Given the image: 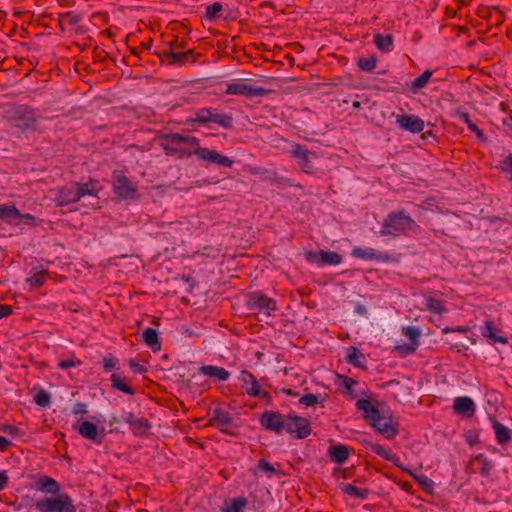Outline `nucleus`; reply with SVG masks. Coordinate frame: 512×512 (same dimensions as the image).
<instances>
[{
	"label": "nucleus",
	"instance_id": "38",
	"mask_svg": "<svg viewBox=\"0 0 512 512\" xmlns=\"http://www.w3.org/2000/svg\"><path fill=\"white\" fill-rule=\"evenodd\" d=\"M111 386L113 389L124 392L128 395H134L135 390L129 386L123 379H121L117 374H112L110 376Z\"/></svg>",
	"mask_w": 512,
	"mask_h": 512
},
{
	"label": "nucleus",
	"instance_id": "27",
	"mask_svg": "<svg viewBox=\"0 0 512 512\" xmlns=\"http://www.w3.org/2000/svg\"><path fill=\"white\" fill-rule=\"evenodd\" d=\"M349 454L348 446L343 444L333 445L328 450L330 459L338 464L344 463L348 459Z\"/></svg>",
	"mask_w": 512,
	"mask_h": 512
},
{
	"label": "nucleus",
	"instance_id": "15",
	"mask_svg": "<svg viewBox=\"0 0 512 512\" xmlns=\"http://www.w3.org/2000/svg\"><path fill=\"white\" fill-rule=\"evenodd\" d=\"M290 154L296 159L298 165L304 172L312 173L314 171V166L312 165L310 158L311 156H315V152L306 149L301 144L295 143L292 146Z\"/></svg>",
	"mask_w": 512,
	"mask_h": 512
},
{
	"label": "nucleus",
	"instance_id": "47",
	"mask_svg": "<svg viewBox=\"0 0 512 512\" xmlns=\"http://www.w3.org/2000/svg\"><path fill=\"white\" fill-rule=\"evenodd\" d=\"M83 362L79 358L75 357L74 354H71V357L68 359L60 360L57 364L59 369L66 370L71 367H76L81 365Z\"/></svg>",
	"mask_w": 512,
	"mask_h": 512
},
{
	"label": "nucleus",
	"instance_id": "11",
	"mask_svg": "<svg viewBox=\"0 0 512 512\" xmlns=\"http://www.w3.org/2000/svg\"><path fill=\"white\" fill-rule=\"evenodd\" d=\"M195 156L200 161L206 162L207 164H216L219 167L230 168L234 164V161L231 158L224 156L215 150L201 147L200 143L195 151Z\"/></svg>",
	"mask_w": 512,
	"mask_h": 512
},
{
	"label": "nucleus",
	"instance_id": "16",
	"mask_svg": "<svg viewBox=\"0 0 512 512\" xmlns=\"http://www.w3.org/2000/svg\"><path fill=\"white\" fill-rule=\"evenodd\" d=\"M396 123L401 129L414 134L420 133L424 129V121L416 115H396Z\"/></svg>",
	"mask_w": 512,
	"mask_h": 512
},
{
	"label": "nucleus",
	"instance_id": "50",
	"mask_svg": "<svg viewBox=\"0 0 512 512\" xmlns=\"http://www.w3.org/2000/svg\"><path fill=\"white\" fill-rule=\"evenodd\" d=\"M418 346H419V343H411L410 342L408 344L398 345V346H396L395 349L401 355L406 356V355L413 354L416 351Z\"/></svg>",
	"mask_w": 512,
	"mask_h": 512
},
{
	"label": "nucleus",
	"instance_id": "37",
	"mask_svg": "<svg viewBox=\"0 0 512 512\" xmlns=\"http://www.w3.org/2000/svg\"><path fill=\"white\" fill-rule=\"evenodd\" d=\"M48 276L49 273L47 270H41L28 277L27 283L32 289L36 290L44 284V282L48 279Z\"/></svg>",
	"mask_w": 512,
	"mask_h": 512
},
{
	"label": "nucleus",
	"instance_id": "1",
	"mask_svg": "<svg viewBox=\"0 0 512 512\" xmlns=\"http://www.w3.org/2000/svg\"><path fill=\"white\" fill-rule=\"evenodd\" d=\"M419 230L417 222L404 209H398L389 212L383 219L379 234L391 238L409 237Z\"/></svg>",
	"mask_w": 512,
	"mask_h": 512
},
{
	"label": "nucleus",
	"instance_id": "4",
	"mask_svg": "<svg viewBox=\"0 0 512 512\" xmlns=\"http://www.w3.org/2000/svg\"><path fill=\"white\" fill-rule=\"evenodd\" d=\"M188 122H195L200 125L214 123L224 129L233 127V117L231 115L222 113L219 109L212 107L198 109L194 116L188 119Z\"/></svg>",
	"mask_w": 512,
	"mask_h": 512
},
{
	"label": "nucleus",
	"instance_id": "52",
	"mask_svg": "<svg viewBox=\"0 0 512 512\" xmlns=\"http://www.w3.org/2000/svg\"><path fill=\"white\" fill-rule=\"evenodd\" d=\"M299 403L309 407V406H313V405L319 403V400H318V397L316 395L308 393V394L303 395L299 399Z\"/></svg>",
	"mask_w": 512,
	"mask_h": 512
},
{
	"label": "nucleus",
	"instance_id": "40",
	"mask_svg": "<svg viewBox=\"0 0 512 512\" xmlns=\"http://www.w3.org/2000/svg\"><path fill=\"white\" fill-rule=\"evenodd\" d=\"M139 417H137L136 415H134V413L130 412V411H124L123 412V416L119 417V416H116V415H112L109 419V425L110 426H113L117 423H120V422H125L127 423L129 426L133 424V422H135Z\"/></svg>",
	"mask_w": 512,
	"mask_h": 512
},
{
	"label": "nucleus",
	"instance_id": "36",
	"mask_svg": "<svg viewBox=\"0 0 512 512\" xmlns=\"http://www.w3.org/2000/svg\"><path fill=\"white\" fill-rule=\"evenodd\" d=\"M247 499L245 497H235L231 500L230 504L225 502L223 512H243L247 506Z\"/></svg>",
	"mask_w": 512,
	"mask_h": 512
},
{
	"label": "nucleus",
	"instance_id": "49",
	"mask_svg": "<svg viewBox=\"0 0 512 512\" xmlns=\"http://www.w3.org/2000/svg\"><path fill=\"white\" fill-rule=\"evenodd\" d=\"M34 401L41 407H46L50 403V395L43 389H40L34 396Z\"/></svg>",
	"mask_w": 512,
	"mask_h": 512
},
{
	"label": "nucleus",
	"instance_id": "9",
	"mask_svg": "<svg viewBox=\"0 0 512 512\" xmlns=\"http://www.w3.org/2000/svg\"><path fill=\"white\" fill-rule=\"evenodd\" d=\"M8 119L18 128L29 129L35 124L37 116L33 109L22 105L9 111Z\"/></svg>",
	"mask_w": 512,
	"mask_h": 512
},
{
	"label": "nucleus",
	"instance_id": "6",
	"mask_svg": "<svg viewBox=\"0 0 512 512\" xmlns=\"http://www.w3.org/2000/svg\"><path fill=\"white\" fill-rule=\"evenodd\" d=\"M285 431L294 439H305L312 432L311 422L291 412L287 414Z\"/></svg>",
	"mask_w": 512,
	"mask_h": 512
},
{
	"label": "nucleus",
	"instance_id": "29",
	"mask_svg": "<svg viewBox=\"0 0 512 512\" xmlns=\"http://www.w3.org/2000/svg\"><path fill=\"white\" fill-rule=\"evenodd\" d=\"M142 337L144 342L153 350L159 351L161 348V342L159 341L158 332L153 328H146Z\"/></svg>",
	"mask_w": 512,
	"mask_h": 512
},
{
	"label": "nucleus",
	"instance_id": "35",
	"mask_svg": "<svg viewBox=\"0 0 512 512\" xmlns=\"http://www.w3.org/2000/svg\"><path fill=\"white\" fill-rule=\"evenodd\" d=\"M347 352L346 360L349 364L358 368L366 369L361 361L364 359V354L358 348L351 346L347 349Z\"/></svg>",
	"mask_w": 512,
	"mask_h": 512
},
{
	"label": "nucleus",
	"instance_id": "59",
	"mask_svg": "<svg viewBox=\"0 0 512 512\" xmlns=\"http://www.w3.org/2000/svg\"><path fill=\"white\" fill-rule=\"evenodd\" d=\"M81 200H83V204H82L83 206H88L93 209H99L101 207L99 198H98V194L95 196V200H93L92 198H88V197L82 198Z\"/></svg>",
	"mask_w": 512,
	"mask_h": 512
},
{
	"label": "nucleus",
	"instance_id": "13",
	"mask_svg": "<svg viewBox=\"0 0 512 512\" xmlns=\"http://www.w3.org/2000/svg\"><path fill=\"white\" fill-rule=\"evenodd\" d=\"M305 259L314 264L318 265H338L342 262V256L334 251H324L320 250L319 252L308 251L305 253Z\"/></svg>",
	"mask_w": 512,
	"mask_h": 512
},
{
	"label": "nucleus",
	"instance_id": "43",
	"mask_svg": "<svg viewBox=\"0 0 512 512\" xmlns=\"http://www.w3.org/2000/svg\"><path fill=\"white\" fill-rule=\"evenodd\" d=\"M473 461L480 463L481 468L479 470V473L487 477L490 475L491 469L493 467V464L491 461H489L483 454H478L474 457Z\"/></svg>",
	"mask_w": 512,
	"mask_h": 512
},
{
	"label": "nucleus",
	"instance_id": "63",
	"mask_svg": "<svg viewBox=\"0 0 512 512\" xmlns=\"http://www.w3.org/2000/svg\"><path fill=\"white\" fill-rule=\"evenodd\" d=\"M8 476L6 474V471L0 472V491H2L8 484Z\"/></svg>",
	"mask_w": 512,
	"mask_h": 512
},
{
	"label": "nucleus",
	"instance_id": "41",
	"mask_svg": "<svg viewBox=\"0 0 512 512\" xmlns=\"http://www.w3.org/2000/svg\"><path fill=\"white\" fill-rule=\"evenodd\" d=\"M432 72L430 70H425L420 76L414 79L411 84V90L413 92H417L423 87L427 85L431 78Z\"/></svg>",
	"mask_w": 512,
	"mask_h": 512
},
{
	"label": "nucleus",
	"instance_id": "3",
	"mask_svg": "<svg viewBox=\"0 0 512 512\" xmlns=\"http://www.w3.org/2000/svg\"><path fill=\"white\" fill-rule=\"evenodd\" d=\"M33 506L38 512H77L74 501L68 493L42 497L36 500Z\"/></svg>",
	"mask_w": 512,
	"mask_h": 512
},
{
	"label": "nucleus",
	"instance_id": "48",
	"mask_svg": "<svg viewBox=\"0 0 512 512\" xmlns=\"http://www.w3.org/2000/svg\"><path fill=\"white\" fill-rule=\"evenodd\" d=\"M403 334L408 337L411 341V343H419V337H420V330L417 327L414 326H407L403 327L402 329Z\"/></svg>",
	"mask_w": 512,
	"mask_h": 512
},
{
	"label": "nucleus",
	"instance_id": "58",
	"mask_svg": "<svg viewBox=\"0 0 512 512\" xmlns=\"http://www.w3.org/2000/svg\"><path fill=\"white\" fill-rule=\"evenodd\" d=\"M0 429L2 432L9 434V435L18 436L21 434L20 429L15 425L3 424Z\"/></svg>",
	"mask_w": 512,
	"mask_h": 512
},
{
	"label": "nucleus",
	"instance_id": "62",
	"mask_svg": "<svg viewBox=\"0 0 512 512\" xmlns=\"http://www.w3.org/2000/svg\"><path fill=\"white\" fill-rule=\"evenodd\" d=\"M10 446H12V442L3 436H0V452L6 451Z\"/></svg>",
	"mask_w": 512,
	"mask_h": 512
},
{
	"label": "nucleus",
	"instance_id": "18",
	"mask_svg": "<svg viewBox=\"0 0 512 512\" xmlns=\"http://www.w3.org/2000/svg\"><path fill=\"white\" fill-rule=\"evenodd\" d=\"M74 428L77 429L78 433L88 439L93 441L96 444H101L104 438V434L98 433V427L96 424L90 421H83L76 427L74 425Z\"/></svg>",
	"mask_w": 512,
	"mask_h": 512
},
{
	"label": "nucleus",
	"instance_id": "23",
	"mask_svg": "<svg viewBox=\"0 0 512 512\" xmlns=\"http://www.w3.org/2000/svg\"><path fill=\"white\" fill-rule=\"evenodd\" d=\"M454 412L467 417H472L475 413V404L469 397H457L454 400Z\"/></svg>",
	"mask_w": 512,
	"mask_h": 512
},
{
	"label": "nucleus",
	"instance_id": "53",
	"mask_svg": "<svg viewBox=\"0 0 512 512\" xmlns=\"http://www.w3.org/2000/svg\"><path fill=\"white\" fill-rule=\"evenodd\" d=\"M222 10V5L219 2H214L212 5H209L206 10V16L208 19H215L217 13Z\"/></svg>",
	"mask_w": 512,
	"mask_h": 512
},
{
	"label": "nucleus",
	"instance_id": "24",
	"mask_svg": "<svg viewBox=\"0 0 512 512\" xmlns=\"http://www.w3.org/2000/svg\"><path fill=\"white\" fill-rule=\"evenodd\" d=\"M356 408L363 412V418L368 423L379 417L380 411L377 409L370 400L359 399L355 404Z\"/></svg>",
	"mask_w": 512,
	"mask_h": 512
},
{
	"label": "nucleus",
	"instance_id": "33",
	"mask_svg": "<svg viewBox=\"0 0 512 512\" xmlns=\"http://www.w3.org/2000/svg\"><path fill=\"white\" fill-rule=\"evenodd\" d=\"M130 430L135 436H145L151 429V424L146 418H138L132 425L129 426Z\"/></svg>",
	"mask_w": 512,
	"mask_h": 512
},
{
	"label": "nucleus",
	"instance_id": "54",
	"mask_svg": "<svg viewBox=\"0 0 512 512\" xmlns=\"http://www.w3.org/2000/svg\"><path fill=\"white\" fill-rule=\"evenodd\" d=\"M369 448L373 453L383 457L385 460L388 458L387 456H389V454L391 453V450L385 449L380 444H371Z\"/></svg>",
	"mask_w": 512,
	"mask_h": 512
},
{
	"label": "nucleus",
	"instance_id": "26",
	"mask_svg": "<svg viewBox=\"0 0 512 512\" xmlns=\"http://www.w3.org/2000/svg\"><path fill=\"white\" fill-rule=\"evenodd\" d=\"M19 210L15 205L1 204L0 205V220L10 225H19Z\"/></svg>",
	"mask_w": 512,
	"mask_h": 512
},
{
	"label": "nucleus",
	"instance_id": "17",
	"mask_svg": "<svg viewBox=\"0 0 512 512\" xmlns=\"http://www.w3.org/2000/svg\"><path fill=\"white\" fill-rule=\"evenodd\" d=\"M480 331L483 337L489 339L492 343L507 344L508 337L497 328L492 320H488L480 327Z\"/></svg>",
	"mask_w": 512,
	"mask_h": 512
},
{
	"label": "nucleus",
	"instance_id": "22",
	"mask_svg": "<svg viewBox=\"0 0 512 512\" xmlns=\"http://www.w3.org/2000/svg\"><path fill=\"white\" fill-rule=\"evenodd\" d=\"M240 381L242 382V388L245 389L249 396H258L261 386L258 382V379L252 373L247 370L241 371Z\"/></svg>",
	"mask_w": 512,
	"mask_h": 512
},
{
	"label": "nucleus",
	"instance_id": "46",
	"mask_svg": "<svg viewBox=\"0 0 512 512\" xmlns=\"http://www.w3.org/2000/svg\"><path fill=\"white\" fill-rule=\"evenodd\" d=\"M338 377L342 380V386L345 388V393L350 395L353 399L356 398V395L353 391V386L357 385L358 382L346 375H338Z\"/></svg>",
	"mask_w": 512,
	"mask_h": 512
},
{
	"label": "nucleus",
	"instance_id": "34",
	"mask_svg": "<svg viewBox=\"0 0 512 512\" xmlns=\"http://www.w3.org/2000/svg\"><path fill=\"white\" fill-rule=\"evenodd\" d=\"M374 43L380 51L388 52L393 47V37L390 34L377 33L374 36Z\"/></svg>",
	"mask_w": 512,
	"mask_h": 512
},
{
	"label": "nucleus",
	"instance_id": "28",
	"mask_svg": "<svg viewBox=\"0 0 512 512\" xmlns=\"http://www.w3.org/2000/svg\"><path fill=\"white\" fill-rule=\"evenodd\" d=\"M96 195L97 194H57V196L54 198V201L56 202L57 206H65L79 202L82 198L85 197L95 200Z\"/></svg>",
	"mask_w": 512,
	"mask_h": 512
},
{
	"label": "nucleus",
	"instance_id": "14",
	"mask_svg": "<svg viewBox=\"0 0 512 512\" xmlns=\"http://www.w3.org/2000/svg\"><path fill=\"white\" fill-rule=\"evenodd\" d=\"M351 255L354 258H358V259H362V260H366V261L377 260V261L384 262V263L397 261V257L392 256L387 253H379L370 247H366V248L354 247L352 249Z\"/></svg>",
	"mask_w": 512,
	"mask_h": 512
},
{
	"label": "nucleus",
	"instance_id": "42",
	"mask_svg": "<svg viewBox=\"0 0 512 512\" xmlns=\"http://www.w3.org/2000/svg\"><path fill=\"white\" fill-rule=\"evenodd\" d=\"M420 486V488L432 495L433 494V488H434V482L432 481V479H430L429 477L425 476V475H413L412 477Z\"/></svg>",
	"mask_w": 512,
	"mask_h": 512
},
{
	"label": "nucleus",
	"instance_id": "51",
	"mask_svg": "<svg viewBox=\"0 0 512 512\" xmlns=\"http://www.w3.org/2000/svg\"><path fill=\"white\" fill-rule=\"evenodd\" d=\"M257 469L269 473V477L271 476V474L278 473V471L275 470L273 465L265 459H260L258 461Z\"/></svg>",
	"mask_w": 512,
	"mask_h": 512
},
{
	"label": "nucleus",
	"instance_id": "20",
	"mask_svg": "<svg viewBox=\"0 0 512 512\" xmlns=\"http://www.w3.org/2000/svg\"><path fill=\"white\" fill-rule=\"evenodd\" d=\"M163 60L167 61L171 65L185 64L189 61L193 63L196 61L193 49H189L185 52H175L173 48L163 53Z\"/></svg>",
	"mask_w": 512,
	"mask_h": 512
},
{
	"label": "nucleus",
	"instance_id": "32",
	"mask_svg": "<svg viewBox=\"0 0 512 512\" xmlns=\"http://www.w3.org/2000/svg\"><path fill=\"white\" fill-rule=\"evenodd\" d=\"M341 491L344 494L350 495L354 498L359 499H367L370 494V490L368 488H358L353 484H345L341 487Z\"/></svg>",
	"mask_w": 512,
	"mask_h": 512
},
{
	"label": "nucleus",
	"instance_id": "7",
	"mask_svg": "<svg viewBox=\"0 0 512 512\" xmlns=\"http://www.w3.org/2000/svg\"><path fill=\"white\" fill-rule=\"evenodd\" d=\"M225 92L228 95H243L252 98L263 97L273 91L271 89L249 85L244 80H236L235 82L227 84Z\"/></svg>",
	"mask_w": 512,
	"mask_h": 512
},
{
	"label": "nucleus",
	"instance_id": "55",
	"mask_svg": "<svg viewBox=\"0 0 512 512\" xmlns=\"http://www.w3.org/2000/svg\"><path fill=\"white\" fill-rule=\"evenodd\" d=\"M22 223L26 224V225H30V226H36L37 219L35 216H33L29 213H26V214L19 213V225Z\"/></svg>",
	"mask_w": 512,
	"mask_h": 512
},
{
	"label": "nucleus",
	"instance_id": "19",
	"mask_svg": "<svg viewBox=\"0 0 512 512\" xmlns=\"http://www.w3.org/2000/svg\"><path fill=\"white\" fill-rule=\"evenodd\" d=\"M37 490L55 496L60 493V484L52 477L41 474L36 477Z\"/></svg>",
	"mask_w": 512,
	"mask_h": 512
},
{
	"label": "nucleus",
	"instance_id": "12",
	"mask_svg": "<svg viewBox=\"0 0 512 512\" xmlns=\"http://www.w3.org/2000/svg\"><path fill=\"white\" fill-rule=\"evenodd\" d=\"M233 423L232 416L229 412L220 407L213 410L212 417L208 421V426H213L220 430L222 433L230 436H236V433L227 429Z\"/></svg>",
	"mask_w": 512,
	"mask_h": 512
},
{
	"label": "nucleus",
	"instance_id": "64",
	"mask_svg": "<svg viewBox=\"0 0 512 512\" xmlns=\"http://www.w3.org/2000/svg\"><path fill=\"white\" fill-rule=\"evenodd\" d=\"M386 460L392 462L396 467H401L400 458L396 454L390 453Z\"/></svg>",
	"mask_w": 512,
	"mask_h": 512
},
{
	"label": "nucleus",
	"instance_id": "8",
	"mask_svg": "<svg viewBox=\"0 0 512 512\" xmlns=\"http://www.w3.org/2000/svg\"><path fill=\"white\" fill-rule=\"evenodd\" d=\"M287 415L278 411L265 410L259 417L261 427L269 432L280 435L285 431Z\"/></svg>",
	"mask_w": 512,
	"mask_h": 512
},
{
	"label": "nucleus",
	"instance_id": "56",
	"mask_svg": "<svg viewBox=\"0 0 512 512\" xmlns=\"http://www.w3.org/2000/svg\"><path fill=\"white\" fill-rule=\"evenodd\" d=\"M88 413L87 404L84 402H76L72 407L73 415H81L84 416Z\"/></svg>",
	"mask_w": 512,
	"mask_h": 512
},
{
	"label": "nucleus",
	"instance_id": "39",
	"mask_svg": "<svg viewBox=\"0 0 512 512\" xmlns=\"http://www.w3.org/2000/svg\"><path fill=\"white\" fill-rule=\"evenodd\" d=\"M426 307L430 312L438 315H442L447 312L444 301L433 297L426 299Z\"/></svg>",
	"mask_w": 512,
	"mask_h": 512
},
{
	"label": "nucleus",
	"instance_id": "10",
	"mask_svg": "<svg viewBox=\"0 0 512 512\" xmlns=\"http://www.w3.org/2000/svg\"><path fill=\"white\" fill-rule=\"evenodd\" d=\"M369 424L389 440L394 439L399 433V423L394 421L391 415L387 416L380 413L379 417Z\"/></svg>",
	"mask_w": 512,
	"mask_h": 512
},
{
	"label": "nucleus",
	"instance_id": "31",
	"mask_svg": "<svg viewBox=\"0 0 512 512\" xmlns=\"http://www.w3.org/2000/svg\"><path fill=\"white\" fill-rule=\"evenodd\" d=\"M456 116L460 120H462L464 123H466L468 129L470 131H472L473 133H475L478 139H480L482 141L485 140V135H484L483 131L481 129H479L478 126L474 122H472L468 113L461 111V110H457Z\"/></svg>",
	"mask_w": 512,
	"mask_h": 512
},
{
	"label": "nucleus",
	"instance_id": "21",
	"mask_svg": "<svg viewBox=\"0 0 512 512\" xmlns=\"http://www.w3.org/2000/svg\"><path fill=\"white\" fill-rule=\"evenodd\" d=\"M115 192H136V186L122 170H115L112 174Z\"/></svg>",
	"mask_w": 512,
	"mask_h": 512
},
{
	"label": "nucleus",
	"instance_id": "5",
	"mask_svg": "<svg viewBox=\"0 0 512 512\" xmlns=\"http://www.w3.org/2000/svg\"><path fill=\"white\" fill-rule=\"evenodd\" d=\"M245 305L250 314L256 317L259 315L270 317L277 310L276 301L261 291L248 294Z\"/></svg>",
	"mask_w": 512,
	"mask_h": 512
},
{
	"label": "nucleus",
	"instance_id": "25",
	"mask_svg": "<svg viewBox=\"0 0 512 512\" xmlns=\"http://www.w3.org/2000/svg\"><path fill=\"white\" fill-rule=\"evenodd\" d=\"M199 373L210 378H214L217 381H226L230 377L229 371L223 367L214 365H204L199 368Z\"/></svg>",
	"mask_w": 512,
	"mask_h": 512
},
{
	"label": "nucleus",
	"instance_id": "2",
	"mask_svg": "<svg viewBox=\"0 0 512 512\" xmlns=\"http://www.w3.org/2000/svg\"><path fill=\"white\" fill-rule=\"evenodd\" d=\"M160 140V146L165 155L176 157L177 159L189 158L195 155L200 141L195 136L180 133L164 134L160 137Z\"/></svg>",
	"mask_w": 512,
	"mask_h": 512
},
{
	"label": "nucleus",
	"instance_id": "61",
	"mask_svg": "<svg viewBox=\"0 0 512 512\" xmlns=\"http://www.w3.org/2000/svg\"><path fill=\"white\" fill-rule=\"evenodd\" d=\"M256 398H260L261 400H264L267 405H270L272 403V397L271 395L263 389H259V394Z\"/></svg>",
	"mask_w": 512,
	"mask_h": 512
},
{
	"label": "nucleus",
	"instance_id": "44",
	"mask_svg": "<svg viewBox=\"0 0 512 512\" xmlns=\"http://www.w3.org/2000/svg\"><path fill=\"white\" fill-rule=\"evenodd\" d=\"M377 58L375 56L361 57L357 66L364 71H372L376 67Z\"/></svg>",
	"mask_w": 512,
	"mask_h": 512
},
{
	"label": "nucleus",
	"instance_id": "45",
	"mask_svg": "<svg viewBox=\"0 0 512 512\" xmlns=\"http://www.w3.org/2000/svg\"><path fill=\"white\" fill-rule=\"evenodd\" d=\"M119 360L112 354L104 357L103 359V369L105 372L117 371L119 370Z\"/></svg>",
	"mask_w": 512,
	"mask_h": 512
},
{
	"label": "nucleus",
	"instance_id": "60",
	"mask_svg": "<svg viewBox=\"0 0 512 512\" xmlns=\"http://www.w3.org/2000/svg\"><path fill=\"white\" fill-rule=\"evenodd\" d=\"M13 312V309L10 305L0 304V319L4 317H8Z\"/></svg>",
	"mask_w": 512,
	"mask_h": 512
},
{
	"label": "nucleus",
	"instance_id": "30",
	"mask_svg": "<svg viewBox=\"0 0 512 512\" xmlns=\"http://www.w3.org/2000/svg\"><path fill=\"white\" fill-rule=\"evenodd\" d=\"M493 428L495 431V436H496V440H497L498 444L504 445L511 440L512 432L508 427L495 421L493 423Z\"/></svg>",
	"mask_w": 512,
	"mask_h": 512
},
{
	"label": "nucleus",
	"instance_id": "57",
	"mask_svg": "<svg viewBox=\"0 0 512 512\" xmlns=\"http://www.w3.org/2000/svg\"><path fill=\"white\" fill-rule=\"evenodd\" d=\"M128 365L132 369V371L136 374H143L147 372V368L141 365L139 362H137L134 359H130L128 362Z\"/></svg>",
	"mask_w": 512,
	"mask_h": 512
}]
</instances>
